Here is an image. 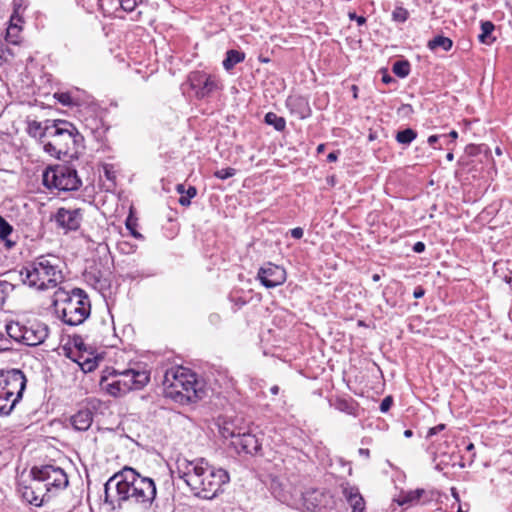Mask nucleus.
<instances>
[{
  "label": "nucleus",
  "instance_id": "36",
  "mask_svg": "<svg viewBox=\"0 0 512 512\" xmlns=\"http://www.w3.org/2000/svg\"><path fill=\"white\" fill-rule=\"evenodd\" d=\"M236 174V169L228 167L224 169H220L214 172V176L221 180H226L228 178L233 177Z\"/></svg>",
  "mask_w": 512,
  "mask_h": 512
},
{
  "label": "nucleus",
  "instance_id": "28",
  "mask_svg": "<svg viewBox=\"0 0 512 512\" xmlns=\"http://www.w3.org/2000/svg\"><path fill=\"white\" fill-rule=\"evenodd\" d=\"M264 121L266 124L273 126L275 130L279 132L283 131L286 127L285 119L273 112H268L264 117Z\"/></svg>",
  "mask_w": 512,
  "mask_h": 512
},
{
  "label": "nucleus",
  "instance_id": "34",
  "mask_svg": "<svg viewBox=\"0 0 512 512\" xmlns=\"http://www.w3.org/2000/svg\"><path fill=\"white\" fill-rule=\"evenodd\" d=\"M12 231L13 227L2 216H0V239H7Z\"/></svg>",
  "mask_w": 512,
  "mask_h": 512
},
{
  "label": "nucleus",
  "instance_id": "14",
  "mask_svg": "<svg viewBox=\"0 0 512 512\" xmlns=\"http://www.w3.org/2000/svg\"><path fill=\"white\" fill-rule=\"evenodd\" d=\"M116 377H120L122 382H125V387L128 392L131 390L142 389L150 380V375L147 371H139L134 369H126L122 372H113Z\"/></svg>",
  "mask_w": 512,
  "mask_h": 512
},
{
  "label": "nucleus",
  "instance_id": "55",
  "mask_svg": "<svg viewBox=\"0 0 512 512\" xmlns=\"http://www.w3.org/2000/svg\"><path fill=\"white\" fill-rule=\"evenodd\" d=\"M176 190H177V192H178V193H180V194H183L184 192H186V191H185V187H184V185H183V184H178V185H177V187H176Z\"/></svg>",
  "mask_w": 512,
  "mask_h": 512
},
{
  "label": "nucleus",
  "instance_id": "41",
  "mask_svg": "<svg viewBox=\"0 0 512 512\" xmlns=\"http://www.w3.org/2000/svg\"><path fill=\"white\" fill-rule=\"evenodd\" d=\"M55 97L57 100L63 104V105H71L72 104V97L69 93H57L55 94Z\"/></svg>",
  "mask_w": 512,
  "mask_h": 512
},
{
  "label": "nucleus",
  "instance_id": "5",
  "mask_svg": "<svg viewBox=\"0 0 512 512\" xmlns=\"http://www.w3.org/2000/svg\"><path fill=\"white\" fill-rule=\"evenodd\" d=\"M54 297L55 310L61 314L65 324L71 326L82 324L90 315V301L82 289L74 288L71 292L59 289Z\"/></svg>",
  "mask_w": 512,
  "mask_h": 512
},
{
  "label": "nucleus",
  "instance_id": "54",
  "mask_svg": "<svg viewBox=\"0 0 512 512\" xmlns=\"http://www.w3.org/2000/svg\"><path fill=\"white\" fill-rule=\"evenodd\" d=\"M4 302H5L4 289L0 288V306L3 305Z\"/></svg>",
  "mask_w": 512,
  "mask_h": 512
},
{
  "label": "nucleus",
  "instance_id": "16",
  "mask_svg": "<svg viewBox=\"0 0 512 512\" xmlns=\"http://www.w3.org/2000/svg\"><path fill=\"white\" fill-rule=\"evenodd\" d=\"M327 504V495L325 492L310 488L302 493V507L306 512H318Z\"/></svg>",
  "mask_w": 512,
  "mask_h": 512
},
{
  "label": "nucleus",
  "instance_id": "50",
  "mask_svg": "<svg viewBox=\"0 0 512 512\" xmlns=\"http://www.w3.org/2000/svg\"><path fill=\"white\" fill-rule=\"evenodd\" d=\"M338 159V152H331L328 154L327 156V161L328 162H335L336 160Z\"/></svg>",
  "mask_w": 512,
  "mask_h": 512
},
{
  "label": "nucleus",
  "instance_id": "33",
  "mask_svg": "<svg viewBox=\"0 0 512 512\" xmlns=\"http://www.w3.org/2000/svg\"><path fill=\"white\" fill-rule=\"evenodd\" d=\"M197 195V189L194 186H189L186 190V196H181L179 198V204L182 206H189L191 203V199Z\"/></svg>",
  "mask_w": 512,
  "mask_h": 512
},
{
  "label": "nucleus",
  "instance_id": "18",
  "mask_svg": "<svg viewBox=\"0 0 512 512\" xmlns=\"http://www.w3.org/2000/svg\"><path fill=\"white\" fill-rule=\"evenodd\" d=\"M93 419V411L88 407H84L70 417V424L77 431H87L91 427Z\"/></svg>",
  "mask_w": 512,
  "mask_h": 512
},
{
  "label": "nucleus",
  "instance_id": "39",
  "mask_svg": "<svg viewBox=\"0 0 512 512\" xmlns=\"http://www.w3.org/2000/svg\"><path fill=\"white\" fill-rule=\"evenodd\" d=\"M135 226H136V223L134 221H132V219L130 217H128L126 220V228L128 230H130L133 237H135L137 239H143V235L135 229Z\"/></svg>",
  "mask_w": 512,
  "mask_h": 512
},
{
  "label": "nucleus",
  "instance_id": "52",
  "mask_svg": "<svg viewBox=\"0 0 512 512\" xmlns=\"http://www.w3.org/2000/svg\"><path fill=\"white\" fill-rule=\"evenodd\" d=\"M232 432H235L234 430H230L228 427H224L223 428V432H222V435L223 437L227 438V437H231V433Z\"/></svg>",
  "mask_w": 512,
  "mask_h": 512
},
{
  "label": "nucleus",
  "instance_id": "51",
  "mask_svg": "<svg viewBox=\"0 0 512 512\" xmlns=\"http://www.w3.org/2000/svg\"><path fill=\"white\" fill-rule=\"evenodd\" d=\"M439 139V136L438 135H431L428 137V140L427 142L430 144V145H434Z\"/></svg>",
  "mask_w": 512,
  "mask_h": 512
},
{
  "label": "nucleus",
  "instance_id": "11",
  "mask_svg": "<svg viewBox=\"0 0 512 512\" xmlns=\"http://www.w3.org/2000/svg\"><path fill=\"white\" fill-rule=\"evenodd\" d=\"M53 220L65 232L76 231L83 221V210L80 208L61 207L55 213Z\"/></svg>",
  "mask_w": 512,
  "mask_h": 512
},
{
  "label": "nucleus",
  "instance_id": "49",
  "mask_svg": "<svg viewBox=\"0 0 512 512\" xmlns=\"http://www.w3.org/2000/svg\"><path fill=\"white\" fill-rule=\"evenodd\" d=\"M358 453H359V455H360V456H362V457H364V458H366V459H368V458L370 457V451H369V449H366V448H360V449L358 450Z\"/></svg>",
  "mask_w": 512,
  "mask_h": 512
},
{
  "label": "nucleus",
  "instance_id": "35",
  "mask_svg": "<svg viewBox=\"0 0 512 512\" xmlns=\"http://www.w3.org/2000/svg\"><path fill=\"white\" fill-rule=\"evenodd\" d=\"M408 11L403 7H396L392 12L393 20L397 22H405L408 19Z\"/></svg>",
  "mask_w": 512,
  "mask_h": 512
},
{
  "label": "nucleus",
  "instance_id": "48",
  "mask_svg": "<svg viewBox=\"0 0 512 512\" xmlns=\"http://www.w3.org/2000/svg\"><path fill=\"white\" fill-rule=\"evenodd\" d=\"M413 250L416 253H422L425 250V244L423 242H416L413 246Z\"/></svg>",
  "mask_w": 512,
  "mask_h": 512
},
{
  "label": "nucleus",
  "instance_id": "45",
  "mask_svg": "<svg viewBox=\"0 0 512 512\" xmlns=\"http://www.w3.org/2000/svg\"><path fill=\"white\" fill-rule=\"evenodd\" d=\"M290 234L295 239H300L303 237L304 231L301 227H296L291 229Z\"/></svg>",
  "mask_w": 512,
  "mask_h": 512
},
{
  "label": "nucleus",
  "instance_id": "40",
  "mask_svg": "<svg viewBox=\"0 0 512 512\" xmlns=\"http://www.w3.org/2000/svg\"><path fill=\"white\" fill-rule=\"evenodd\" d=\"M5 274H6V272L4 274H2V276L5 277V279L0 280V288L4 289V292L7 289H11V290L14 289V285L12 283H10V281L19 280L18 277H15L14 279H9L7 276H5Z\"/></svg>",
  "mask_w": 512,
  "mask_h": 512
},
{
  "label": "nucleus",
  "instance_id": "20",
  "mask_svg": "<svg viewBox=\"0 0 512 512\" xmlns=\"http://www.w3.org/2000/svg\"><path fill=\"white\" fill-rule=\"evenodd\" d=\"M55 120H47L43 126L41 122L29 121L27 126V133L34 138H38L43 142L44 138L50 137L54 128Z\"/></svg>",
  "mask_w": 512,
  "mask_h": 512
},
{
  "label": "nucleus",
  "instance_id": "17",
  "mask_svg": "<svg viewBox=\"0 0 512 512\" xmlns=\"http://www.w3.org/2000/svg\"><path fill=\"white\" fill-rule=\"evenodd\" d=\"M22 497L29 504L40 507L44 504V502L50 500L51 495L44 490V487L39 484H35L32 480L31 485L25 486L23 488Z\"/></svg>",
  "mask_w": 512,
  "mask_h": 512
},
{
  "label": "nucleus",
  "instance_id": "53",
  "mask_svg": "<svg viewBox=\"0 0 512 512\" xmlns=\"http://www.w3.org/2000/svg\"><path fill=\"white\" fill-rule=\"evenodd\" d=\"M451 494H452L453 498H454L456 501H458V502L460 501L459 494H458V492H457L456 488H454V487H453V488H451Z\"/></svg>",
  "mask_w": 512,
  "mask_h": 512
},
{
  "label": "nucleus",
  "instance_id": "56",
  "mask_svg": "<svg viewBox=\"0 0 512 512\" xmlns=\"http://www.w3.org/2000/svg\"><path fill=\"white\" fill-rule=\"evenodd\" d=\"M270 392H271L273 395H277V394H278V392H279V387H278V386H276V385H275V386H272V387L270 388Z\"/></svg>",
  "mask_w": 512,
  "mask_h": 512
},
{
  "label": "nucleus",
  "instance_id": "6",
  "mask_svg": "<svg viewBox=\"0 0 512 512\" xmlns=\"http://www.w3.org/2000/svg\"><path fill=\"white\" fill-rule=\"evenodd\" d=\"M42 178L45 187L59 191L78 190L82 185L76 169L64 164L47 167Z\"/></svg>",
  "mask_w": 512,
  "mask_h": 512
},
{
  "label": "nucleus",
  "instance_id": "60",
  "mask_svg": "<svg viewBox=\"0 0 512 512\" xmlns=\"http://www.w3.org/2000/svg\"><path fill=\"white\" fill-rule=\"evenodd\" d=\"M412 435H413L412 430H409V429H408V430H405V431H404V436H405L406 438H409V437H411Z\"/></svg>",
  "mask_w": 512,
  "mask_h": 512
},
{
  "label": "nucleus",
  "instance_id": "38",
  "mask_svg": "<svg viewBox=\"0 0 512 512\" xmlns=\"http://www.w3.org/2000/svg\"><path fill=\"white\" fill-rule=\"evenodd\" d=\"M336 409H338L341 412H346L348 414L353 413V407L352 405L345 399H338L335 404Z\"/></svg>",
  "mask_w": 512,
  "mask_h": 512
},
{
  "label": "nucleus",
  "instance_id": "12",
  "mask_svg": "<svg viewBox=\"0 0 512 512\" xmlns=\"http://www.w3.org/2000/svg\"><path fill=\"white\" fill-rule=\"evenodd\" d=\"M257 279L264 287L275 288L286 281V271L278 265L268 263L259 269Z\"/></svg>",
  "mask_w": 512,
  "mask_h": 512
},
{
  "label": "nucleus",
  "instance_id": "62",
  "mask_svg": "<svg viewBox=\"0 0 512 512\" xmlns=\"http://www.w3.org/2000/svg\"><path fill=\"white\" fill-rule=\"evenodd\" d=\"M372 280H373L374 282L379 281V280H380V275H379V274H373V276H372Z\"/></svg>",
  "mask_w": 512,
  "mask_h": 512
},
{
  "label": "nucleus",
  "instance_id": "27",
  "mask_svg": "<svg viewBox=\"0 0 512 512\" xmlns=\"http://www.w3.org/2000/svg\"><path fill=\"white\" fill-rule=\"evenodd\" d=\"M16 404L17 401L10 397L8 392H2L0 387V415H9Z\"/></svg>",
  "mask_w": 512,
  "mask_h": 512
},
{
  "label": "nucleus",
  "instance_id": "58",
  "mask_svg": "<svg viewBox=\"0 0 512 512\" xmlns=\"http://www.w3.org/2000/svg\"><path fill=\"white\" fill-rule=\"evenodd\" d=\"M74 342H75V346L78 348V349H82V346H83V342L81 339H79V343H78V339H74Z\"/></svg>",
  "mask_w": 512,
  "mask_h": 512
},
{
  "label": "nucleus",
  "instance_id": "43",
  "mask_svg": "<svg viewBox=\"0 0 512 512\" xmlns=\"http://www.w3.org/2000/svg\"><path fill=\"white\" fill-rule=\"evenodd\" d=\"M348 18L351 21H356L359 26H362L366 23V18L364 16H358L355 12H349Z\"/></svg>",
  "mask_w": 512,
  "mask_h": 512
},
{
  "label": "nucleus",
  "instance_id": "10",
  "mask_svg": "<svg viewBox=\"0 0 512 512\" xmlns=\"http://www.w3.org/2000/svg\"><path fill=\"white\" fill-rule=\"evenodd\" d=\"M26 381L25 375L17 369L0 373V387H2V392H8L9 396L17 402L22 398Z\"/></svg>",
  "mask_w": 512,
  "mask_h": 512
},
{
  "label": "nucleus",
  "instance_id": "29",
  "mask_svg": "<svg viewBox=\"0 0 512 512\" xmlns=\"http://www.w3.org/2000/svg\"><path fill=\"white\" fill-rule=\"evenodd\" d=\"M392 71L396 76L405 78L410 73V63L407 60H398L393 64Z\"/></svg>",
  "mask_w": 512,
  "mask_h": 512
},
{
  "label": "nucleus",
  "instance_id": "46",
  "mask_svg": "<svg viewBox=\"0 0 512 512\" xmlns=\"http://www.w3.org/2000/svg\"><path fill=\"white\" fill-rule=\"evenodd\" d=\"M444 428H445L444 424H439V425H437L435 427L430 428L429 431H428L427 437H431L433 435H436L440 431L444 430Z\"/></svg>",
  "mask_w": 512,
  "mask_h": 512
},
{
  "label": "nucleus",
  "instance_id": "31",
  "mask_svg": "<svg viewBox=\"0 0 512 512\" xmlns=\"http://www.w3.org/2000/svg\"><path fill=\"white\" fill-rule=\"evenodd\" d=\"M98 5L104 14H112L120 7L119 0H98Z\"/></svg>",
  "mask_w": 512,
  "mask_h": 512
},
{
  "label": "nucleus",
  "instance_id": "15",
  "mask_svg": "<svg viewBox=\"0 0 512 512\" xmlns=\"http://www.w3.org/2000/svg\"><path fill=\"white\" fill-rule=\"evenodd\" d=\"M232 445L235 448H240L246 454H257L261 450V442L256 435L249 432L246 433H231Z\"/></svg>",
  "mask_w": 512,
  "mask_h": 512
},
{
  "label": "nucleus",
  "instance_id": "19",
  "mask_svg": "<svg viewBox=\"0 0 512 512\" xmlns=\"http://www.w3.org/2000/svg\"><path fill=\"white\" fill-rule=\"evenodd\" d=\"M343 495L352 509V512H364L365 501L355 486L347 485L343 487Z\"/></svg>",
  "mask_w": 512,
  "mask_h": 512
},
{
  "label": "nucleus",
  "instance_id": "61",
  "mask_svg": "<svg viewBox=\"0 0 512 512\" xmlns=\"http://www.w3.org/2000/svg\"><path fill=\"white\" fill-rule=\"evenodd\" d=\"M446 159L448 161H452L454 159V154L452 152L447 153Z\"/></svg>",
  "mask_w": 512,
  "mask_h": 512
},
{
  "label": "nucleus",
  "instance_id": "23",
  "mask_svg": "<svg viewBox=\"0 0 512 512\" xmlns=\"http://www.w3.org/2000/svg\"><path fill=\"white\" fill-rule=\"evenodd\" d=\"M25 323L20 321H10L6 324V332L8 336L17 342L24 344L25 338Z\"/></svg>",
  "mask_w": 512,
  "mask_h": 512
},
{
  "label": "nucleus",
  "instance_id": "7",
  "mask_svg": "<svg viewBox=\"0 0 512 512\" xmlns=\"http://www.w3.org/2000/svg\"><path fill=\"white\" fill-rule=\"evenodd\" d=\"M30 473L34 483L44 487V490L50 495L53 492L66 488L69 483L67 474L58 466H34Z\"/></svg>",
  "mask_w": 512,
  "mask_h": 512
},
{
  "label": "nucleus",
  "instance_id": "37",
  "mask_svg": "<svg viewBox=\"0 0 512 512\" xmlns=\"http://www.w3.org/2000/svg\"><path fill=\"white\" fill-rule=\"evenodd\" d=\"M141 0H119V6L126 12H133Z\"/></svg>",
  "mask_w": 512,
  "mask_h": 512
},
{
  "label": "nucleus",
  "instance_id": "9",
  "mask_svg": "<svg viewBox=\"0 0 512 512\" xmlns=\"http://www.w3.org/2000/svg\"><path fill=\"white\" fill-rule=\"evenodd\" d=\"M190 88L194 91L197 99H204L212 93L221 89L219 79L203 71H194L188 77Z\"/></svg>",
  "mask_w": 512,
  "mask_h": 512
},
{
  "label": "nucleus",
  "instance_id": "30",
  "mask_svg": "<svg viewBox=\"0 0 512 512\" xmlns=\"http://www.w3.org/2000/svg\"><path fill=\"white\" fill-rule=\"evenodd\" d=\"M416 137H417L416 131L411 128H406L402 131H399L396 134L397 142L400 144H405V145L410 144L413 140L416 139Z\"/></svg>",
  "mask_w": 512,
  "mask_h": 512
},
{
  "label": "nucleus",
  "instance_id": "25",
  "mask_svg": "<svg viewBox=\"0 0 512 512\" xmlns=\"http://www.w3.org/2000/svg\"><path fill=\"white\" fill-rule=\"evenodd\" d=\"M453 46V41L445 36L438 35L433 39L429 40L427 43V47L435 51L437 49H442L443 51H449Z\"/></svg>",
  "mask_w": 512,
  "mask_h": 512
},
{
  "label": "nucleus",
  "instance_id": "3",
  "mask_svg": "<svg viewBox=\"0 0 512 512\" xmlns=\"http://www.w3.org/2000/svg\"><path fill=\"white\" fill-rule=\"evenodd\" d=\"M60 259L54 255H41L20 270L7 271L9 279L19 278V281L30 288L48 290L55 288L64 279Z\"/></svg>",
  "mask_w": 512,
  "mask_h": 512
},
{
  "label": "nucleus",
  "instance_id": "47",
  "mask_svg": "<svg viewBox=\"0 0 512 512\" xmlns=\"http://www.w3.org/2000/svg\"><path fill=\"white\" fill-rule=\"evenodd\" d=\"M425 294V290L422 286H417L413 292V296L416 299L422 298Z\"/></svg>",
  "mask_w": 512,
  "mask_h": 512
},
{
  "label": "nucleus",
  "instance_id": "22",
  "mask_svg": "<svg viewBox=\"0 0 512 512\" xmlns=\"http://www.w3.org/2000/svg\"><path fill=\"white\" fill-rule=\"evenodd\" d=\"M425 490L421 488H417L415 490H410L406 492H401L397 498V503L400 506L404 505H414L419 502L420 498L424 495Z\"/></svg>",
  "mask_w": 512,
  "mask_h": 512
},
{
  "label": "nucleus",
  "instance_id": "2",
  "mask_svg": "<svg viewBox=\"0 0 512 512\" xmlns=\"http://www.w3.org/2000/svg\"><path fill=\"white\" fill-rule=\"evenodd\" d=\"M178 473L195 496L208 500L216 497L222 486L229 482L226 470L216 469L203 458L185 461L178 466Z\"/></svg>",
  "mask_w": 512,
  "mask_h": 512
},
{
  "label": "nucleus",
  "instance_id": "63",
  "mask_svg": "<svg viewBox=\"0 0 512 512\" xmlns=\"http://www.w3.org/2000/svg\"><path fill=\"white\" fill-rule=\"evenodd\" d=\"M324 150V145L323 144H320L318 147H317V151L318 152H322Z\"/></svg>",
  "mask_w": 512,
  "mask_h": 512
},
{
  "label": "nucleus",
  "instance_id": "42",
  "mask_svg": "<svg viewBox=\"0 0 512 512\" xmlns=\"http://www.w3.org/2000/svg\"><path fill=\"white\" fill-rule=\"evenodd\" d=\"M392 403H393V400H392V397H391V396H387V397H385V398L381 401V404H380V411H381L382 413L387 412V411L390 409V407H391Z\"/></svg>",
  "mask_w": 512,
  "mask_h": 512
},
{
  "label": "nucleus",
  "instance_id": "26",
  "mask_svg": "<svg viewBox=\"0 0 512 512\" xmlns=\"http://www.w3.org/2000/svg\"><path fill=\"white\" fill-rule=\"evenodd\" d=\"M480 27L481 33L478 36L479 41L487 45L492 44L495 41V37L492 36L495 25L491 21H482Z\"/></svg>",
  "mask_w": 512,
  "mask_h": 512
},
{
  "label": "nucleus",
  "instance_id": "4",
  "mask_svg": "<svg viewBox=\"0 0 512 512\" xmlns=\"http://www.w3.org/2000/svg\"><path fill=\"white\" fill-rule=\"evenodd\" d=\"M163 387L165 396L180 404L195 403L206 394L196 374L183 367L167 370Z\"/></svg>",
  "mask_w": 512,
  "mask_h": 512
},
{
  "label": "nucleus",
  "instance_id": "57",
  "mask_svg": "<svg viewBox=\"0 0 512 512\" xmlns=\"http://www.w3.org/2000/svg\"><path fill=\"white\" fill-rule=\"evenodd\" d=\"M382 81L385 83H390L391 81H393V78L389 75H384Z\"/></svg>",
  "mask_w": 512,
  "mask_h": 512
},
{
  "label": "nucleus",
  "instance_id": "13",
  "mask_svg": "<svg viewBox=\"0 0 512 512\" xmlns=\"http://www.w3.org/2000/svg\"><path fill=\"white\" fill-rule=\"evenodd\" d=\"M25 338L24 344L27 346H37L42 344L48 337V326L37 320H28L25 323Z\"/></svg>",
  "mask_w": 512,
  "mask_h": 512
},
{
  "label": "nucleus",
  "instance_id": "59",
  "mask_svg": "<svg viewBox=\"0 0 512 512\" xmlns=\"http://www.w3.org/2000/svg\"><path fill=\"white\" fill-rule=\"evenodd\" d=\"M449 136H450L452 139H454V140H455V139H457V137H458V133H457V131L452 130V131L449 133Z\"/></svg>",
  "mask_w": 512,
  "mask_h": 512
},
{
  "label": "nucleus",
  "instance_id": "1",
  "mask_svg": "<svg viewBox=\"0 0 512 512\" xmlns=\"http://www.w3.org/2000/svg\"><path fill=\"white\" fill-rule=\"evenodd\" d=\"M157 497V488L154 480L142 476L135 469L125 467L114 474L104 485V498L108 504L122 503L136 506L142 512L150 511Z\"/></svg>",
  "mask_w": 512,
  "mask_h": 512
},
{
  "label": "nucleus",
  "instance_id": "64",
  "mask_svg": "<svg viewBox=\"0 0 512 512\" xmlns=\"http://www.w3.org/2000/svg\"><path fill=\"white\" fill-rule=\"evenodd\" d=\"M352 89H353L354 97H357V94H356V92H357V86L353 85V86H352Z\"/></svg>",
  "mask_w": 512,
  "mask_h": 512
},
{
  "label": "nucleus",
  "instance_id": "32",
  "mask_svg": "<svg viewBox=\"0 0 512 512\" xmlns=\"http://www.w3.org/2000/svg\"><path fill=\"white\" fill-rule=\"evenodd\" d=\"M43 143V149L46 153H48L50 156H53L55 158L60 159L61 155H63L62 151H59V146L56 145V142L54 139L49 142H42Z\"/></svg>",
  "mask_w": 512,
  "mask_h": 512
},
{
  "label": "nucleus",
  "instance_id": "24",
  "mask_svg": "<svg viewBox=\"0 0 512 512\" xmlns=\"http://www.w3.org/2000/svg\"><path fill=\"white\" fill-rule=\"evenodd\" d=\"M245 59V54L238 50H228L226 52V57L223 60V67L225 70L229 71L233 69L238 63H241Z\"/></svg>",
  "mask_w": 512,
  "mask_h": 512
},
{
  "label": "nucleus",
  "instance_id": "8",
  "mask_svg": "<svg viewBox=\"0 0 512 512\" xmlns=\"http://www.w3.org/2000/svg\"><path fill=\"white\" fill-rule=\"evenodd\" d=\"M50 137L55 140L56 145L59 146V151H62L63 155L76 153V147L83 141V137L75 126L65 120H55Z\"/></svg>",
  "mask_w": 512,
  "mask_h": 512
},
{
  "label": "nucleus",
  "instance_id": "21",
  "mask_svg": "<svg viewBox=\"0 0 512 512\" xmlns=\"http://www.w3.org/2000/svg\"><path fill=\"white\" fill-rule=\"evenodd\" d=\"M106 381L107 378L102 377L100 383L101 385H104V388L111 396L119 397L128 393V388L125 387V382H122L120 377H117V379L110 383L104 384Z\"/></svg>",
  "mask_w": 512,
  "mask_h": 512
},
{
  "label": "nucleus",
  "instance_id": "44",
  "mask_svg": "<svg viewBox=\"0 0 512 512\" xmlns=\"http://www.w3.org/2000/svg\"><path fill=\"white\" fill-rule=\"evenodd\" d=\"M95 367H96V361L95 360H91V359L85 360V362L82 364V369L85 372H90Z\"/></svg>",
  "mask_w": 512,
  "mask_h": 512
}]
</instances>
